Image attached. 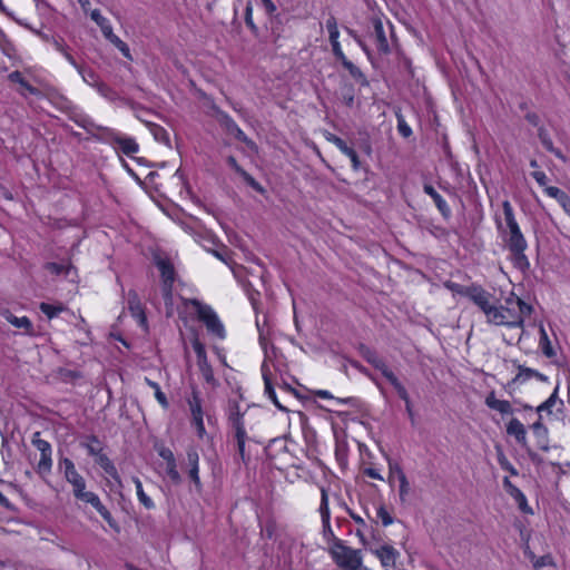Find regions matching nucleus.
<instances>
[{
	"label": "nucleus",
	"mask_w": 570,
	"mask_h": 570,
	"mask_svg": "<svg viewBox=\"0 0 570 570\" xmlns=\"http://www.w3.org/2000/svg\"><path fill=\"white\" fill-rule=\"evenodd\" d=\"M469 298L483 312L487 322L495 326L523 328L524 318L533 312V307L511 294L504 304L495 305L491 293L483 288L468 291Z\"/></svg>",
	"instance_id": "nucleus-1"
},
{
	"label": "nucleus",
	"mask_w": 570,
	"mask_h": 570,
	"mask_svg": "<svg viewBox=\"0 0 570 570\" xmlns=\"http://www.w3.org/2000/svg\"><path fill=\"white\" fill-rule=\"evenodd\" d=\"M503 217H497V226L501 233L509 250L513 255L514 265L520 269H525L530 266L529 261L524 254L528 245L527 240L521 233L517 223L512 205L509 200L502 203Z\"/></svg>",
	"instance_id": "nucleus-2"
},
{
	"label": "nucleus",
	"mask_w": 570,
	"mask_h": 570,
	"mask_svg": "<svg viewBox=\"0 0 570 570\" xmlns=\"http://www.w3.org/2000/svg\"><path fill=\"white\" fill-rule=\"evenodd\" d=\"M330 554L342 570H367L363 566L360 550L345 546L341 540L335 539L330 546Z\"/></svg>",
	"instance_id": "nucleus-3"
},
{
	"label": "nucleus",
	"mask_w": 570,
	"mask_h": 570,
	"mask_svg": "<svg viewBox=\"0 0 570 570\" xmlns=\"http://www.w3.org/2000/svg\"><path fill=\"white\" fill-rule=\"evenodd\" d=\"M189 304L195 308L198 318L205 324L207 331L217 338H225V327L215 311L197 299H190Z\"/></svg>",
	"instance_id": "nucleus-4"
},
{
	"label": "nucleus",
	"mask_w": 570,
	"mask_h": 570,
	"mask_svg": "<svg viewBox=\"0 0 570 570\" xmlns=\"http://www.w3.org/2000/svg\"><path fill=\"white\" fill-rule=\"evenodd\" d=\"M59 469L63 473L66 480L72 485L73 494L79 498L85 494L86 482L85 479L78 473L73 462L63 458L59 461Z\"/></svg>",
	"instance_id": "nucleus-5"
},
{
	"label": "nucleus",
	"mask_w": 570,
	"mask_h": 570,
	"mask_svg": "<svg viewBox=\"0 0 570 570\" xmlns=\"http://www.w3.org/2000/svg\"><path fill=\"white\" fill-rule=\"evenodd\" d=\"M191 344L197 356V365L202 373V376L207 383L213 384L215 382L214 371L207 361L204 344L197 337L193 340Z\"/></svg>",
	"instance_id": "nucleus-6"
},
{
	"label": "nucleus",
	"mask_w": 570,
	"mask_h": 570,
	"mask_svg": "<svg viewBox=\"0 0 570 570\" xmlns=\"http://www.w3.org/2000/svg\"><path fill=\"white\" fill-rule=\"evenodd\" d=\"M32 444L40 452V460L38 462V470L47 472L51 469V445L46 440L40 438V432H36L32 435Z\"/></svg>",
	"instance_id": "nucleus-7"
},
{
	"label": "nucleus",
	"mask_w": 570,
	"mask_h": 570,
	"mask_svg": "<svg viewBox=\"0 0 570 570\" xmlns=\"http://www.w3.org/2000/svg\"><path fill=\"white\" fill-rule=\"evenodd\" d=\"M190 412H191V422L196 429V433L198 438L203 439L206 435V430L204 425V416L202 410V401L199 395L194 392L191 397L188 401Z\"/></svg>",
	"instance_id": "nucleus-8"
},
{
	"label": "nucleus",
	"mask_w": 570,
	"mask_h": 570,
	"mask_svg": "<svg viewBox=\"0 0 570 570\" xmlns=\"http://www.w3.org/2000/svg\"><path fill=\"white\" fill-rule=\"evenodd\" d=\"M366 361L370 364H372L376 370H379L394 389L401 390L400 380L390 370V367L386 365L385 361L382 357H380L377 354L373 352H368L366 355Z\"/></svg>",
	"instance_id": "nucleus-9"
},
{
	"label": "nucleus",
	"mask_w": 570,
	"mask_h": 570,
	"mask_svg": "<svg viewBox=\"0 0 570 570\" xmlns=\"http://www.w3.org/2000/svg\"><path fill=\"white\" fill-rule=\"evenodd\" d=\"M325 138L327 141L334 144L344 155H346L351 159L352 166L355 170L360 168V160L357 154L355 153L354 149L348 147L343 139L331 132H327L325 135Z\"/></svg>",
	"instance_id": "nucleus-10"
},
{
	"label": "nucleus",
	"mask_w": 570,
	"mask_h": 570,
	"mask_svg": "<svg viewBox=\"0 0 570 570\" xmlns=\"http://www.w3.org/2000/svg\"><path fill=\"white\" fill-rule=\"evenodd\" d=\"M326 29L328 32V39L332 45V50H333L334 56L335 57L342 56V53H344V52H343L341 43L338 41L340 31H338L337 20L335 17L331 16L326 20Z\"/></svg>",
	"instance_id": "nucleus-11"
},
{
	"label": "nucleus",
	"mask_w": 570,
	"mask_h": 570,
	"mask_svg": "<svg viewBox=\"0 0 570 570\" xmlns=\"http://www.w3.org/2000/svg\"><path fill=\"white\" fill-rule=\"evenodd\" d=\"M372 552L380 559L384 568H392L395 566L399 552L392 547L384 544Z\"/></svg>",
	"instance_id": "nucleus-12"
},
{
	"label": "nucleus",
	"mask_w": 570,
	"mask_h": 570,
	"mask_svg": "<svg viewBox=\"0 0 570 570\" xmlns=\"http://www.w3.org/2000/svg\"><path fill=\"white\" fill-rule=\"evenodd\" d=\"M507 433L510 436H513L520 445H522V446L527 445V443H528L527 430L520 420L512 417L509 421V423L507 424Z\"/></svg>",
	"instance_id": "nucleus-13"
},
{
	"label": "nucleus",
	"mask_w": 570,
	"mask_h": 570,
	"mask_svg": "<svg viewBox=\"0 0 570 570\" xmlns=\"http://www.w3.org/2000/svg\"><path fill=\"white\" fill-rule=\"evenodd\" d=\"M373 28H374L373 37H374L377 50L383 55L390 53L391 50H390L389 41L386 39L382 21L380 19H374Z\"/></svg>",
	"instance_id": "nucleus-14"
},
{
	"label": "nucleus",
	"mask_w": 570,
	"mask_h": 570,
	"mask_svg": "<svg viewBox=\"0 0 570 570\" xmlns=\"http://www.w3.org/2000/svg\"><path fill=\"white\" fill-rule=\"evenodd\" d=\"M532 377H534L541 382H544V383L549 382V377L547 375L538 372L537 370L527 367L524 365H519L518 374L512 380V383H524Z\"/></svg>",
	"instance_id": "nucleus-15"
},
{
	"label": "nucleus",
	"mask_w": 570,
	"mask_h": 570,
	"mask_svg": "<svg viewBox=\"0 0 570 570\" xmlns=\"http://www.w3.org/2000/svg\"><path fill=\"white\" fill-rule=\"evenodd\" d=\"M485 405L501 414H511L513 412L512 405L507 400H499L495 397L494 392H490L484 401Z\"/></svg>",
	"instance_id": "nucleus-16"
},
{
	"label": "nucleus",
	"mask_w": 570,
	"mask_h": 570,
	"mask_svg": "<svg viewBox=\"0 0 570 570\" xmlns=\"http://www.w3.org/2000/svg\"><path fill=\"white\" fill-rule=\"evenodd\" d=\"M198 463H199V455H198L196 449L189 448L187 450L188 474L196 487H199V484H200L199 474H198V471H199Z\"/></svg>",
	"instance_id": "nucleus-17"
},
{
	"label": "nucleus",
	"mask_w": 570,
	"mask_h": 570,
	"mask_svg": "<svg viewBox=\"0 0 570 570\" xmlns=\"http://www.w3.org/2000/svg\"><path fill=\"white\" fill-rule=\"evenodd\" d=\"M262 374H263V380H264V385H265V394L268 396V399L275 404V406L278 410H281L283 412H287L288 410L279 403V401L276 396V392L272 385V381L269 377V370L265 364L262 365Z\"/></svg>",
	"instance_id": "nucleus-18"
},
{
	"label": "nucleus",
	"mask_w": 570,
	"mask_h": 570,
	"mask_svg": "<svg viewBox=\"0 0 570 570\" xmlns=\"http://www.w3.org/2000/svg\"><path fill=\"white\" fill-rule=\"evenodd\" d=\"M544 193L549 197L556 199L564 213L570 217V197L568 194L558 187H546Z\"/></svg>",
	"instance_id": "nucleus-19"
},
{
	"label": "nucleus",
	"mask_w": 570,
	"mask_h": 570,
	"mask_svg": "<svg viewBox=\"0 0 570 570\" xmlns=\"http://www.w3.org/2000/svg\"><path fill=\"white\" fill-rule=\"evenodd\" d=\"M155 264L161 274L163 282H166V281L174 282L175 281V269H174L173 264L169 262V259L157 255L155 257Z\"/></svg>",
	"instance_id": "nucleus-20"
},
{
	"label": "nucleus",
	"mask_w": 570,
	"mask_h": 570,
	"mask_svg": "<svg viewBox=\"0 0 570 570\" xmlns=\"http://www.w3.org/2000/svg\"><path fill=\"white\" fill-rule=\"evenodd\" d=\"M390 479L391 482L399 483L401 497L409 494V483L406 481L405 474L397 465L390 466Z\"/></svg>",
	"instance_id": "nucleus-21"
},
{
	"label": "nucleus",
	"mask_w": 570,
	"mask_h": 570,
	"mask_svg": "<svg viewBox=\"0 0 570 570\" xmlns=\"http://www.w3.org/2000/svg\"><path fill=\"white\" fill-rule=\"evenodd\" d=\"M538 136L541 144L548 151L552 153L557 158H559L562 161L567 160L566 156L561 153V150L553 146L550 135L544 128L539 129Z\"/></svg>",
	"instance_id": "nucleus-22"
},
{
	"label": "nucleus",
	"mask_w": 570,
	"mask_h": 570,
	"mask_svg": "<svg viewBox=\"0 0 570 570\" xmlns=\"http://www.w3.org/2000/svg\"><path fill=\"white\" fill-rule=\"evenodd\" d=\"M350 75L360 83H366V78L363 72L352 61H350L344 53L336 57Z\"/></svg>",
	"instance_id": "nucleus-23"
},
{
	"label": "nucleus",
	"mask_w": 570,
	"mask_h": 570,
	"mask_svg": "<svg viewBox=\"0 0 570 570\" xmlns=\"http://www.w3.org/2000/svg\"><path fill=\"white\" fill-rule=\"evenodd\" d=\"M115 144L117 148H119L127 156L136 154L139 149L138 144L135 141V139L129 137H117L115 139Z\"/></svg>",
	"instance_id": "nucleus-24"
},
{
	"label": "nucleus",
	"mask_w": 570,
	"mask_h": 570,
	"mask_svg": "<svg viewBox=\"0 0 570 570\" xmlns=\"http://www.w3.org/2000/svg\"><path fill=\"white\" fill-rule=\"evenodd\" d=\"M539 332H540L539 346H540L543 355L548 358L556 356V351L551 344V341H550L543 325H540Z\"/></svg>",
	"instance_id": "nucleus-25"
},
{
	"label": "nucleus",
	"mask_w": 570,
	"mask_h": 570,
	"mask_svg": "<svg viewBox=\"0 0 570 570\" xmlns=\"http://www.w3.org/2000/svg\"><path fill=\"white\" fill-rule=\"evenodd\" d=\"M524 554L532 562V564L535 569H540V568L553 564L551 556L546 554L540 558H537L534 556V553L530 550V547L528 544H525V547H524Z\"/></svg>",
	"instance_id": "nucleus-26"
},
{
	"label": "nucleus",
	"mask_w": 570,
	"mask_h": 570,
	"mask_svg": "<svg viewBox=\"0 0 570 570\" xmlns=\"http://www.w3.org/2000/svg\"><path fill=\"white\" fill-rule=\"evenodd\" d=\"M95 462L104 470V472L111 476H117V469L115 468L114 463L109 460V458L104 453H99L98 455L94 456Z\"/></svg>",
	"instance_id": "nucleus-27"
},
{
	"label": "nucleus",
	"mask_w": 570,
	"mask_h": 570,
	"mask_svg": "<svg viewBox=\"0 0 570 570\" xmlns=\"http://www.w3.org/2000/svg\"><path fill=\"white\" fill-rule=\"evenodd\" d=\"M80 444L87 450L88 454L91 456H96L102 452L101 442L94 435L85 438Z\"/></svg>",
	"instance_id": "nucleus-28"
},
{
	"label": "nucleus",
	"mask_w": 570,
	"mask_h": 570,
	"mask_svg": "<svg viewBox=\"0 0 570 570\" xmlns=\"http://www.w3.org/2000/svg\"><path fill=\"white\" fill-rule=\"evenodd\" d=\"M90 18L99 26L104 36L112 30L110 21L105 18L98 9L90 11Z\"/></svg>",
	"instance_id": "nucleus-29"
},
{
	"label": "nucleus",
	"mask_w": 570,
	"mask_h": 570,
	"mask_svg": "<svg viewBox=\"0 0 570 570\" xmlns=\"http://www.w3.org/2000/svg\"><path fill=\"white\" fill-rule=\"evenodd\" d=\"M424 193L428 194L435 203L436 207L442 212H449V207L444 198L431 185L424 186Z\"/></svg>",
	"instance_id": "nucleus-30"
},
{
	"label": "nucleus",
	"mask_w": 570,
	"mask_h": 570,
	"mask_svg": "<svg viewBox=\"0 0 570 570\" xmlns=\"http://www.w3.org/2000/svg\"><path fill=\"white\" fill-rule=\"evenodd\" d=\"M129 308L141 325L146 324V317L135 293L129 294Z\"/></svg>",
	"instance_id": "nucleus-31"
},
{
	"label": "nucleus",
	"mask_w": 570,
	"mask_h": 570,
	"mask_svg": "<svg viewBox=\"0 0 570 570\" xmlns=\"http://www.w3.org/2000/svg\"><path fill=\"white\" fill-rule=\"evenodd\" d=\"M173 284H174V282L166 281V282H163V286H161V293H163V297H164L168 314H171L173 305H174V303H173Z\"/></svg>",
	"instance_id": "nucleus-32"
},
{
	"label": "nucleus",
	"mask_w": 570,
	"mask_h": 570,
	"mask_svg": "<svg viewBox=\"0 0 570 570\" xmlns=\"http://www.w3.org/2000/svg\"><path fill=\"white\" fill-rule=\"evenodd\" d=\"M557 402H558V386L554 389L553 393L548 397V400H546L543 403H541L537 407V412H538L539 416L541 417L543 412L551 413L552 407L557 404Z\"/></svg>",
	"instance_id": "nucleus-33"
},
{
	"label": "nucleus",
	"mask_w": 570,
	"mask_h": 570,
	"mask_svg": "<svg viewBox=\"0 0 570 570\" xmlns=\"http://www.w3.org/2000/svg\"><path fill=\"white\" fill-rule=\"evenodd\" d=\"M6 318L13 326H16L18 328H23L27 333L31 332L32 325L28 317H26V316L18 317L12 314H9Z\"/></svg>",
	"instance_id": "nucleus-34"
},
{
	"label": "nucleus",
	"mask_w": 570,
	"mask_h": 570,
	"mask_svg": "<svg viewBox=\"0 0 570 570\" xmlns=\"http://www.w3.org/2000/svg\"><path fill=\"white\" fill-rule=\"evenodd\" d=\"M145 382L155 391V397L158 401V403L164 409H167L169 405L168 400H167L165 393L160 390V386L158 385V383H156L147 377L145 379Z\"/></svg>",
	"instance_id": "nucleus-35"
},
{
	"label": "nucleus",
	"mask_w": 570,
	"mask_h": 570,
	"mask_svg": "<svg viewBox=\"0 0 570 570\" xmlns=\"http://www.w3.org/2000/svg\"><path fill=\"white\" fill-rule=\"evenodd\" d=\"M41 312L47 315L48 318L56 317L59 313L65 311V306L62 304L52 305L48 303H41L40 304Z\"/></svg>",
	"instance_id": "nucleus-36"
},
{
	"label": "nucleus",
	"mask_w": 570,
	"mask_h": 570,
	"mask_svg": "<svg viewBox=\"0 0 570 570\" xmlns=\"http://www.w3.org/2000/svg\"><path fill=\"white\" fill-rule=\"evenodd\" d=\"M229 421L235 430V433H238L239 428L245 429L243 415L240 414L239 407L237 405L235 406L234 411L230 412Z\"/></svg>",
	"instance_id": "nucleus-37"
},
{
	"label": "nucleus",
	"mask_w": 570,
	"mask_h": 570,
	"mask_svg": "<svg viewBox=\"0 0 570 570\" xmlns=\"http://www.w3.org/2000/svg\"><path fill=\"white\" fill-rule=\"evenodd\" d=\"M46 268L51 273V274H56V275H59V274H66L68 275L70 269H71V266L70 265H67L65 263H48L46 265Z\"/></svg>",
	"instance_id": "nucleus-38"
},
{
	"label": "nucleus",
	"mask_w": 570,
	"mask_h": 570,
	"mask_svg": "<svg viewBox=\"0 0 570 570\" xmlns=\"http://www.w3.org/2000/svg\"><path fill=\"white\" fill-rule=\"evenodd\" d=\"M92 507L101 514V517L109 523L110 527L115 528L116 524L109 513V511L105 508L101 501H89Z\"/></svg>",
	"instance_id": "nucleus-39"
},
{
	"label": "nucleus",
	"mask_w": 570,
	"mask_h": 570,
	"mask_svg": "<svg viewBox=\"0 0 570 570\" xmlns=\"http://www.w3.org/2000/svg\"><path fill=\"white\" fill-rule=\"evenodd\" d=\"M402 390H399V389H394L397 393V395L404 401L405 403V407H406V412L409 413V416L411 417V420H413V411H412V403H411V400H410V396H409V393L405 389V386L401 383V387Z\"/></svg>",
	"instance_id": "nucleus-40"
},
{
	"label": "nucleus",
	"mask_w": 570,
	"mask_h": 570,
	"mask_svg": "<svg viewBox=\"0 0 570 570\" xmlns=\"http://www.w3.org/2000/svg\"><path fill=\"white\" fill-rule=\"evenodd\" d=\"M235 436H236V440H237L238 452H239L242 459L244 460V458H245V442H246V438H247L246 430L239 428L238 429V433H235Z\"/></svg>",
	"instance_id": "nucleus-41"
},
{
	"label": "nucleus",
	"mask_w": 570,
	"mask_h": 570,
	"mask_svg": "<svg viewBox=\"0 0 570 570\" xmlns=\"http://www.w3.org/2000/svg\"><path fill=\"white\" fill-rule=\"evenodd\" d=\"M156 450L159 456L166 461V464L176 461L174 453L169 448H166L165 445L160 444L156 445Z\"/></svg>",
	"instance_id": "nucleus-42"
},
{
	"label": "nucleus",
	"mask_w": 570,
	"mask_h": 570,
	"mask_svg": "<svg viewBox=\"0 0 570 570\" xmlns=\"http://www.w3.org/2000/svg\"><path fill=\"white\" fill-rule=\"evenodd\" d=\"M445 286L452 291L453 293H458L460 295L466 296L469 298V295L466 294L468 291L474 289V288H481L480 286H470V287H463L456 283H446Z\"/></svg>",
	"instance_id": "nucleus-43"
},
{
	"label": "nucleus",
	"mask_w": 570,
	"mask_h": 570,
	"mask_svg": "<svg viewBox=\"0 0 570 570\" xmlns=\"http://www.w3.org/2000/svg\"><path fill=\"white\" fill-rule=\"evenodd\" d=\"M397 130L401 136L404 138H407L412 135V129L407 125V122L404 120L402 116H397Z\"/></svg>",
	"instance_id": "nucleus-44"
},
{
	"label": "nucleus",
	"mask_w": 570,
	"mask_h": 570,
	"mask_svg": "<svg viewBox=\"0 0 570 570\" xmlns=\"http://www.w3.org/2000/svg\"><path fill=\"white\" fill-rule=\"evenodd\" d=\"M166 473L169 476V479L173 480L174 482H178L180 480V475L177 470L176 461L166 464Z\"/></svg>",
	"instance_id": "nucleus-45"
},
{
	"label": "nucleus",
	"mask_w": 570,
	"mask_h": 570,
	"mask_svg": "<svg viewBox=\"0 0 570 570\" xmlns=\"http://www.w3.org/2000/svg\"><path fill=\"white\" fill-rule=\"evenodd\" d=\"M376 513L377 517L381 519L383 525H390L393 522L390 513L382 505L376 508Z\"/></svg>",
	"instance_id": "nucleus-46"
},
{
	"label": "nucleus",
	"mask_w": 570,
	"mask_h": 570,
	"mask_svg": "<svg viewBox=\"0 0 570 570\" xmlns=\"http://www.w3.org/2000/svg\"><path fill=\"white\" fill-rule=\"evenodd\" d=\"M240 176L244 178V180L249 185L252 186L254 189H256L257 191H261L263 193V187L261 186L259 183H257L255 180V178L253 176H250L247 171H242Z\"/></svg>",
	"instance_id": "nucleus-47"
},
{
	"label": "nucleus",
	"mask_w": 570,
	"mask_h": 570,
	"mask_svg": "<svg viewBox=\"0 0 570 570\" xmlns=\"http://www.w3.org/2000/svg\"><path fill=\"white\" fill-rule=\"evenodd\" d=\"M320 512L322 514V520L325 525V528L330 527V512L327 508V501H323L320 508Z\"/></svg>",
	"instance_id": "nucleus-48"
},
{
	"label": "nucleus",
	"mask_w": 570,
	"mask_h": 570,
	"mask_svg": "<svg viewBox=\"0 0 570 570\" xmlns=\"http://www.w3.org/2000/svg\"><path fill=\"white\" fill-rule=\"evenodd\" d=\"M532 177L535 179V181L546 189L548 177L547 175L541 170H535L532 173Z\"/></svg>",
	"instance_id": "nucleus-49"
},
{
	"label": "nucleus",
	"mask_w": 570,
	"mask_h": 570,
	"mask_svg": "<svg viewBox=\"0 0 570 570\" xmlns=\"http://www.w3.org/2000/svg\"><path fill=\"white\" fill-rule=\"evenodd\" d=\"M245 21H246V24L252 28V29H255V24L253 22V6L250 2H248L246 4V8H245Z\"/></svg>",
	"instance_id": "nucleus-50"
},
{
	"label": "nucleus",
	"mask_w": 570,
	"mask_h": 570,
	"mask_svg": "<svg viewBox=\"0 0 570 570\" xmlns=\"http://www.w3.org/2000/svg\"><path fill=\"white\" fill-rule=\"evenodd\" d=\"M108 41H110L117 49H119L122 43H125L118 36L114 33V30H111L109 33L104 36Z\"/></svg>",
	"instance_id": "nucleus-51"
},
{
	"label": "nucleus",
	"mask_w": 570,
	"mask_h": 570,
	"mask_svg": "<svg viewBox=\"0 0 570 570\" xmlns=\"http://www.w3.org/2000/svg\"><path fill=\"white\" fill-rule=\"evenodd\" d=\"M363 473L371 479H377V480L383 479L380 474V471L376 468H365Z\"/></svg>",
	"instance_id": "nucleus-52"
},
{
	"label": "nucleus",
	"mask_w": 570,
	"mask_h": 570,
	"mask_svg": "<svg viewBox=\"0 0 570 570\" xmlns=\"http://www.w3.org/2000/svg\"><path fill=\"white\" fill-rule=\"evenodd\" d=\"M229 121L232 122V125L235 128V132H234L235 137L242 141H247V137H246L245 132L236 125V122L233 119H229Z\"/></svg>",
	"instance_id": "nucleus-53"
},
{
	"label": "nucleus",
	"mask_w": 570,
	"mask_h": 570,
	"mask_svg": "<svg viewBox=\"0 0 570 570\" xmlns=\"http://www.w3.org/2000/svg\"><path fill=\"white\" fill-rule=\"evenodd\" d=\"M227 164L229 165L230 168H233L239 175L242 174V171H244V169L238 165L235 157H233V156H229L227 158Z\"/></svg>",
	"instance_id": "nucleus-54"
},
{
	"label": "nucleus",
	"mask_w": 570,
	"mask_h": 570,
	"mask_svg": "<svg viewBox=\"0 0 570 570\" xmlns=\"http://www.w3.org/2000/svg\"><path fill=\"white\" fill-rule=\"evenodd\" d=\"M268 14H273L276 11V6L272 0H261Z\"/></svg>",
	"instance_id": "nucleus-55"
},
{
	"label": "nucleus",
	"mask_w": 570,
	"mask_h": 570,
	"mask_svg": "<svg viewBox=\"0 0 570 570\" xmlns=\"http://www.w3.org/2000/svg\"><path fill=\"white\" fill-rule=\"evenodd\" d=\"M9 80L12 82L21 83L24 78L22 77L20 71H13L8 76Z\"/></svg>",
	"instance_id": "nucleus-56"
},
{
	"label": "nucleus",
	"mask_w": 570,
	"mask_h": 570,
	"mask_svg": "<svg viewBox=\"0 0 570 570\" xmlns=\"http://www.w3.org/2000/svg\"><path fill=\"white\" fill-rule=\"evenodd\" d=\"M21 88L24 89L26 91H28L29 94L31 95H39L40 91L32 87L31 85H29L26 80H23L21 83H20Z\"/></svg>",
	"instance_id": "nucleus-57"
},
{
	"label": "nucleus",
	"mask_w": 570,
	"mask_h": 570,
	"mask_svg": "<svg viewBox=\"0 0 570 570\" xmlns=\"http://www.w3.org/2000/svg\"><path fill=\"white\" fill-rule=\"evenodd\" d=\"M519 509L524 513L533 514V508L528 504V501H518Z\"/></svg>",
	"instance_id": "nucleus-58"
},
{
	"label": "nucleus",
	"mask_w": 570,
	"mask_h": 570,
	"mask_svg": "<svg viewBox=\"0 0 570 570\" xmlns=\"http://www.w3.org/2000/svg\"><path fill=\"white\" fill-rule=\"evenodd\" d=\"M82 78L89 85L96 83V75L92 71H88L87 73H82Z\"/></svg>",
	"instance_id": "nucleus-59"
},
{
	"label": "nucleus",
	"mask_w": 570,
	"mask_h": 570,
	"mask_svg": "<svg viewBox=\"0 0 570 570\" xmlns=\"http://www.w3.org/2000/svg\"><path fill=\"white\" fill-rule=\"evenodd\" d=\"M118 50L124 55L125 58H127L128 60H132V56L126 42L122 43V46Z\"/></svg>",
	"instance_id": "nucleus-60"
},
{
	"label": "nucleus",
	"mask_w": 570,
	"mask_h": 570,
	"mask_svg": "<svg viewBox=\"0 0 570 570\" xmlns=\"http://www.w3.org/2000/svg\"><path fill=\"white\" fill-rule=\"evenodd\" d=\"M354 40L363 49V51L370 57V50H368L367 46L363 42V40L358 36H354Z\"/></svg>",
	"instance_id": "nucleus-61"
},
{
	"label": "nucleus",
	"mask_w": 570,
	"mask_h": 570,
	"mask_svg": "<svg viewBox=\"0 0 570 570\" xmlns=\"http://www.w3.org/2000/svg\"><path fill=\"white\" fill-rule=\"evenodd\" d=\"M354 40L363 49V51L370 57V50H368L367 46L363 42V40L358 36H354Z\"/></svg>",
	"instance_id": "nucleus-62"
},
{
	"label": "nucleus",
	"mask_w": 570,
	"mask_h": 570,
	"mask_svg": "<svg viewBox=\"0 0 570 570\" xmlns=\"http://www.w3.org/2000/svg\"><path fill=\"white\" fill-rule=\"evenodd\" d=\"M65 58L69 61L70 65H72L75 68H77L79 70V72H81L79 66L76 63L73 57L69 52H65Z\"/></svg>",
	"instance_id": "nucleus-63"
},
{
	"label": "nucleus",
	"mask_w": 570,
	"mask_h": 570,
	"mask_svg": "<svg viewBox=\"0 0 570 570\" xmlns=\"http://www.w3.org/2000/svg\"><path fill=\"white\" fill-rule=\"evenodd\" d=\"M81 9L85 11V12H89V9H90V1L89 0H78Z\"/></svg>",
	"instance_id": "nucleus-64"
}]
</instances>
